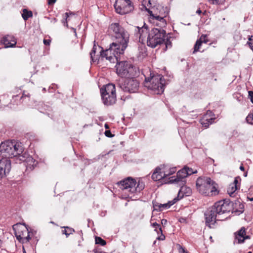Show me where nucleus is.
<instances>
[{
	"label": "nucleus",
	"instance_id": "23",
	"mask_svg": "<svg viewBox=\"0 0 253 253\" xmlns=\"http://www.w3.org/2000/svg\"><path fill=\"white\" fill-rule=\"evenodd\" d=\"M162 169L160 167H157L155 168L151 176L152 179L155 181H159L162 179Z\"/></svg>",
	"mask_w": 253,
	"mask_h": 253
},
{
	"label": "nucleus",
	"instance_id": "47",
	"mask_svg": "<svg viewBox=\"0 0 253 253\" xmlns=\"http://www.w3.org/2000/svg\"><path fill=\"white\" fill-rule=\"evenodd\" d=\"M160 234H161V236H158L157 238V240H161V241H163L166 238V237L165 236L164 234H163V230H162V232H160Z\"/></svg>",
	"mask_w": 253,
	"mask_h": 253
},
{
	"label": "nucleus",
	"instance_id": "63",
	"mask_svg": "<svg viewBox=\"0 0 253 253\" xmlns=\"http://www.w3.org/2000/svg\"><path fill=\"white\" fill-rule=\"evenodd\" d=\"M239 169H240L241 171H245V168H244V166H243V165L242 164L241 165V166H240Z\"/></svg>",
	"mask_w": 253,
	"mask_h": 253
},
{
	"label": "nucleus",
	"instance_id": "19",
	"mask_svg": "<svg viewBox=\"0 0 253 253\" xmlns=\"http://www.w3.org/2000/svg\"><path fill=\"white\" fill-rule=\"evenodd\" d=\"M117 96H101V99L103 104L105 106L113 105L116 103Z\"/></svg>",
	"mask_w": 253,
	"mask_h": 253
},
{
	"label": "nucleus",
	"instance_id": "44",
	"mask_svg": "<svg viewBox=\"0 0 253 253\" xmlns=\"http://www.w3.org/2000/svg\"><path fill=\"white\" fill-rule=\"evenodd\" d=\"M138 31H139V33H140V35H142V34L141 33V32H143V29H146V32H147V31L148 30V26L145 24L144 23V25L141 28H139L138 27Z\"/></svg>",
	"mask_w": 253,
	"mask_h": 253
},
{
	"label": "nucleus",
	"instance_id": "7",
	"mask_svg": "<svg viewBox=\"0 0 253 253\" xmlns=\"http://www.w3.org/2000/svg\"><path fill=\"white\" fill-rule=\"evenodd\" d=\"M95 41L93 42V46L89 53L91 59V63L97 62V63H98L100 60H102L104 58H106V60L109 61L110 63H115V60H117V58L116 57L117 56L115 55L116 54L114 53L113 51H110V52H108V53L104 52V53L106 54V56H103L104 54L101 55L102 52L103 51H104L106 50V49H104V48L101 46L98 45V47L101 49L100 54L95 56L97 47L96 45H95Z\"/></svg>",
	"mask_w": 253,
	"mask_h": 253
},
{
	"label": "nucleus",
	"instance_id": "42",
	"mask_svg": "<svg viewBox=\"0 0 253 253\" xmlns=\"http://www.w3.org/2000/svg\"><path fill=\"white\" fill-rule=\"evenodd\" d=\"M65 17L63 19L62 22L64 26L68 27L67 19L69 18V15L68 13H65Z\"/></svg>",
	"mask_w": 253,
	"mask_h": 253
},
{
	"label": "nucleus",
	"instance_id": "48",
	"mask_svg": "<svg viewBox=\"0 0 253 253\" xmlns=\"http://www.w3.org/2000/svg\"><path fill=\"white\" fill-rule=\"evenodd\" d=\"M176 197H178L179 199V200L182 199L184 197V196L182 194V189H179V190L178 194H177V195Z\"/></svg>",
	"mask_w": 253,
	"mask_h": 253
},
{
	"label": "nucleus",
	"instance_id": "25",
	"mask_svg": "<svg viewBox=\"0 0 253 253\" xmlns=\"http://www.w3.org/2000/svg\"><path fill=\"white\" fill-rule=\"evenodd\" d=\"M218 184L213 180L211 179L210 184V196H215L218 194L219 190L217 189Z\"/></svg>",
	"mask_w": 253,
	"mask_h": 253
},
{
	"label": "nucleus",
	"instance_id": "41",
	"mask_svg": "<svg viewBox=\"0 0 253 253\" xmlns=\"http://www.w3.org/2000/svg\"><path fill=\"white\" fill-rule=\"evenodd\" d=\"M184 168H186L187 172H186L187 177L189 175H190L193 173H196L197 172V170L194 171L192 169L189 168L187 166H184Z\"/></svg>",
	"mask_w": 253,
	"mask_h": 253
},
{
	"label": "nucleus",
	"instance_id": "8",
	"mask_svg": "<svg viewBox=\"0 0 253 253\" xmlns=\"http://www.w3.org/2000/svg\"><path fill=\"white\" fill-rule=\"evenodd\" d=\"M114 6L116 12L121 15L129 13L134 9L133 3L130 0H116Z\"/></svg>",
	"mask_w": 253,
	"mask_h": 253
},
{
	"label": "nucleus",
	"instance_id": "16",
	"mask_svg": "<svg viewBox=\"0 0 253 253\" xmlns=\"http://www.w3.org/2000/svg\"><path fill=\"white\" fill-rule=\"evenodd\" d=\"M0 43L3 44L5 48L14 47L17 43V41L13 36L6 35L1 39Z\"/></svg>",
	"mask_w": 253,
	"mask_h": 253
},
{
	"label": "nucleus",
	"instance_id": "14",
	"mask_svg": "<svg viewBox=\"0 0 253 253\" xmlns=\"http://www.w3.org/2000/svg\"><path fill=\"white\" fill-rule=\"evenodd\" d=\"M186 172H187L186 168L184 167L178 170L176 173V176H171L170 178L171 179L168 181L166 182L165 183H181V184H186V180L185 178L187 177Z\"/></svg>",
	"mask_w": 253,
	"mask_h": 253
},
{
	"label": "nucleus",
	"instance_id": "1",
	"mask_svg": "<svg viewBox=\"0 0 253 253\" xmlns=\"http://www.w3.org/2000/svg\"><path fill=\"white\" fill-rule=\"evenodd\" d=\"M109 30L113 33L112 37L114 38V42L110 43L109 47L102 52L103 56L110 51H113L116 54H124L125 50L128 46L129 40V34L119 23H113L109 27Z\"/></svg>",
	"mask_w": 253,
	"mask_h": 253
},
{
	"label": "nucleus",
	"instance_id": "46",
	"mask_svg": "<svg viewBox=\"0 0 253 253\" xmlns=\"http://www.w3.org/2000/svg\"><path fill=\"white\" fill-rule=\"evenodd\" d=\"M252 36H248V41L247 42V44L249 45V47L251 45L253 44V39H252Z\"/></svg>",
	"mask_w": 253,
	"mask_h": 253
},
{
	"label": "nucleus",
	"instance_id": "45",
	"mask_svg": "<svg viewBox=\"0 0 253 253\" xmlns=\"http://www.w3.org/2000/svg\"><path fill=\"white\" fill-rule=\"evenodd\" d=\"M251 238V236L250 235H247L246 234H245V235H244V237L242 240H239V244H242L243 243L245 242V240L246 239H249Z\"/></svg>",
	"mask_w": 253,
	"mask_h": 253
},
{
	"label": "nucleus",
	"instance_id": "17",
	"mask_svg": "<svg viewBox=\"0 0 253 253\" xmlns=\"http://www.w3.org/2000/svg\"><path fill=\"white\" fill-rule=\"evenodd\" d=\"M100 95H116L115 85L113 83H109L100 89Z\"/></svg>",
	"mask_w": 253,
	"mask_h": 253
},
{
	"label": "nucleus",
	"instance_id": "64",
	"mask_svg": "<svg viewBox=\"0 0 253 253\" xmlns=\"http://www.w3.org/2000/svg\"><path fill=\"white\" fill-rule=\"evenodd\" d=\"M196 13L199 15H200L202 13V10H201V9L199 8L197 9V10L196 11Z\"/></svg>",
	"mask_w": 253,
	"mask_h": 253
},
{
	"label": "nucleus",
	"instance_id": "60",
	"mask_svg": "<svg viewBox=\"0 0 253 253\" xmlns=\"http://www.w3.org/2000/svg\"><path fill=\"white\" fill-rule=\"evenodd\" d=\"M172 201V203L174 204L175 203H176L177 202H178V201H179V199L176 197H175L172 200H171Z\"/></svg>",
	"mask_w": 253,
	"mask_h": 253
},
{
	"label": "nucleus",
	"instance_id": "43",
	"mask_svg": "<svg viewBox=\"0 0 253 253\" xmlns=\"http://www.w3.org/2000/svg\"><path fill=\"white\" fill-rule=\"evenodd\" d=\"M104 134L107 137L112 138L115 136V134H113L110 130H106Z\"/></svg>",
	"mask_w": 253,
	"mask_h": 253
},
{
	"label": "nucleus",
	"instance_id": "29",
	"mask_svg": "<svg viewBox=\"0 0 253 253\" xmlns=\"http://www.w3.org/2000/svg\"><path fill=\"white\" fill-rule=\"evenodd\" d=\"M152 203H153V207L154 208V210L161 211H163L162 208L168 209L167 206H168L166 204H159L156 201H153Z\"/></svg>",
	"mask_w": 253,
	"mask_h": 253
},
{
	"label": "nucleus",
	"instance_id": "2",
	"mask_svg": "<svg viewBox=\"0 0 253 253\" xmlns=\"http://www.w3.org/2000/svg\"><path fill=\"white\" fill-rule=\"evenodd\" d=\"M24 150L25 148L22 143L15 142L14 140H6L0 144V156L1 159L10 160L11 158H16L23 162L28 161V159L33 160Z\"/></svg>",
	"mask_w": 253,
	"mask_h": 253
},
{
	"label": "nucleus",
	"instance_id": "61",
	"mask_svg": "<svg viewBox=\"0 0 253 253\" xmlns=\"http://www.w3.org/2000/svg\"><path fill=\"white\" fill-rule=\"evenodd\" d=\"M172 201V203L174 204L175 203H176L177 202H178V201H179V199L176 197H175L172 200H171Z\"/></svg>",
	"mask_w": 253,
	"mask_h": 253
},
{
	"label": "nucleus",
	"instance_id": "37",
	"mask_svg": "<svg viewBox=\"0 0 253 253\" xmlns=\"http://www.w3.org/2000/svg\"><path fill=\"white\" fill-rule=\"evenodd\" d=\"M30 233L28 228L22 229V226L20 228L19 234L21 235V237L23 239L26 234Z\"/></svg>",
	"mask_w": 253,
	"mask_h": 253
},
{
	"label": "nucleus",
	"instance_id": "3",
	"mask_svg": "<svg viewBox=\"0 0 253 253\" xmlns=\"http://www.w3.org/2000/svg\"><path fill=\"white\" fill-rule=\"evenodd\" d=\"M170 37L167 35L165 30L159 28H153L149 33L147 40V44L152 48H155L157 45L164 46L163 50L166 51L168 48L172 47L170 41Z\"/></svg>",
	"mask_w": 253,
	"mask_h": 253
},
{
	"label": "nucleus",
	"instance_id": "30",
	"mask_svg": "<svg viewBox=\"0 0 253 253\" xmlns=\"http://www.w3.org/2000/svg\"><path fill=\"white\" fill-rule=\"evenodd\" d=\"M22 11V17L25 21L27 20L29 18L33 16V12L31 10L24 8Z\"/></svg>",
	"mask_w": 253,
	"mask_h": 253
},
{
	"label": "nucleus",
	"instance_id": "6",
	"mask_svg": "<svg viewBox=\"0 0 253 253\" xmlns=\"http://www.w3.org/2000/svg\"><path fill=\"white\" fill-rule=\"evenodd\" d=\"M117 184L122 189L129 188V192L131 193H140L145 188V183L142 180L139 179L137 182L136 180L131 177H127L119 181Z\"/></svg>",
	"mask_w": 253,
	"mask_h": 253
},
{
	"label": "nucleus",
	"instance_id": "26",
	"mask_svg": "<svg viewBox=\"0 0 253 253\" xmlns=\"http://www.w3.org/2000/svg\"><path fill=\"white\" fill-rule=\"evenodd\" d=\"M179 185L180 186V189H182V194L184 196H189L192 194V190L189 187H187L185 184H181V183H179Z\"/></svg>",
	"mask_w": 253,
	"mask_h": 253
},
{
	"label": "nucleus",
	"instance_id": "31",
	"mask_svg": "<svg viewBox=\"0 0 253 253\" xmlns=\"http://www.w3.org/2000/svg\"><path fill=\"white\" fill-rule=\"evenodd\" d=\"M239 189V187L235 186L234 187L233 185L230 184L229 186L227 189V193L229 195L230 197H233L235 196V192Z\"/></svg>",
	"mask_w": 253,
	"mask_h": 253
},
{
	"label": "nucleus",
	"instance_id": "32",
	"mask_svg": "<svg viewBox=\"0 0 253 253\" xmlns=\"http://www.w3.org/2000/svg\"><path fill=\"white\" fill-rule=\"evenodd\" d=\"M156 9L159 15L165 14V17L168 15L169 12L167 11V7L159 6Z\"/></svg>",
	"mask_w": 253,
	"mask_h": 253
},
{
	"label": "nucleus",
	"instance_id": "20",
	"mask_svg": "<svg viewBox=\"0 0 253 253\" xmlns=\"http://www.w3.org/2000/svg\"><path fill=\"white\" fill-rule=\"evenodd\" d=\"M141 5L142 6V8H144L145 10L147 11L148 13L149 14L151 18L153 19H156L159 22L160 20L161 19V18H162V17H165V14L159 15L158 12H157L156 11H154L155 13H153L152 11L150 10L149 8L146 7L145 4L142 3Z\"/></svg>",
	"mask_w": 253,
	"mask_h": 253
},
{
	"label": "nucleus",
	"instance_id": "12",
	"mask_svg": "<svg viewBox=\"0 0 253 253\" xmlns=\"http://www.w3.org/2000/svg\"><path fill=\"white\" fill-rule=\"evenodd\" d=\"M119 88L124 92L133 93H135L139 86V83L136 80L133 79H126L122 84H119Z\"/></svg>",
	"mask_w": 253,
	"mask_h": 253
},
{
	"label": "nucleus",
	"instance_id": "54",
	"mask_svg": "<svg viewBox=\"0 0 253 253\" xmlns=\"http://www.w3.org/2000/svg\"><path fill=\"white\" fill-rule=\"evenodd\" d=\"M47 0V3L49 5H51L54 4L56 1V0Z\"/></svg>",
	"mask_w": 253,
	"mask_h": 253
},
{
	"label": "nucleus",
	"instance_id": "24",
	"mask_svg": "<svg viewBox=\"0 0 253 253\" xmlns=\"http://www.w3.org/2000/svg\"><path fill=\"white\" fill-rule=\"evenodd\" d=\"M246 233V228L244 227H242L240 230H239L237 232L234 233L235 235V240L234 241V244H235L236 242L237 244H239V240H242L244 237V235Z\"/></svg>",
	"mask_w": 253,
	"mask_h": 253
},
{
	"label": "nucleus",
	"instance_id": "33",
	"mask_svg": "<svg viewBox=\"0 0 253 253\" xmlns=\"http://www.w3.org/2000/svg\"><path fill=\"white\" fill-rule=\"evenodd\" d=\"M95 244L99 245L102 246L106 245L107 243L105 240L98 236L95 237Z\"/></svg>",
	"mask_w": 253,
	"mask_h": 253
},
{
	"label": "nucleus",
	"instance_id": "35",
	"mask_svg": "<svg viewBox=\"0 0 253 253\" xmlns=\"http://www.w3.org/2000/svg\"><path fill=\"white\" fill-rule=\"evenodd\" d=\"M77 233L78 234V236H77L76 237V238L77 239H79L78 246H81V243L82 241H83L84 240L83 233L82 230H80V231L77 232Z\"/></svg>",
	"mask_w": 253,
	"mask_h": 253
},
{
	"label": "nucleus",
	"instance_id": "52",
	"mask_svg": "<svg viewBox=\"0 0 253 253\" xmlns=\"http://www.w3.org/2000/svg\"><path fill=\"white\" fill-rule=\"evenodd\" d=\"M205 115H207L208 116V117L210 118H213L212 116H214V114L212 113V111H210V110H209L207 111L206 114H205Z\"/></svg>",
	"mask_w": 253,
	"mask_h": 253
},
{
	"label": "nucleus",
	"instance_id": "58",
	"mask_svg": "<svg viewBox=\"0 0 253 253\" xmlns=\"http://www.w3.org/2000/svg\"><path fill=\"white\" fill-rule=\"evenodd\" d=\"M162 172H164V174H163V175H162V180H163V179H165L166 178H167V177L170 176V175H169V173H166L165 171H162Z\"/></svg>",
	"mask_w": 253,
	"mask_h": 253
},
{
	"label": "nucleus",
	"instance_id": "38",
	"mask_svg": "<svg viewBox=\"0 0 253 253\" xmlns=\"http://www.w3.org/2000/svg\"><path fill=\"white\" fill-rule=\"evenodd\" d=\"M208 1L212 4L222 5L224 3L225 0H208Z\"/></svg>",
	"mask_w": 253,
	"mask_h": 253
},
{
	"label": "nucleus",
	"instance_id": "40",
	"mask_svg": "<svg viewBox=\"0 0 253 253\" xmlns=\"http://www.w3.org/2000/svg\"><path fill=\"white\" fill-rule=\"evenodd\" d=\"M166 17H162L159 21V23H156V25L160 27H165L167 25L166 20L165 19Z\"/></svg>",
	"mask_w": 253,
	"mask_h": 253
},
{
	"label": "nucleus",
	"instance_id": "4",
	"mask_svg": "<svg viewBox=\"0 0 253 253\" xmlns=\"http://www.w3.org/2000/svg\"><path fill=\"white\" fill-rule=\"evenodd\" d=\"M123 54L118 53L116 55L117 60H115V62H117L115 66L117 74L120 77L126 79H134L138 77L139 71L137 67L129 61H120V55Z\"/></svg>",
	"mask_w": 253,
	"mask_h": 253
},
{
	"label": "nucleus",
	"instance_id": "59",
	"mask_svg": "<svg viewBox=\"0 0 253 253\" xmlns=\"http://www.w3.org/2000/svg\"><path fill=\"white\" fill-rule=\"evenodd\" d=\"M50 42V40H45V39L43 40V43L46 45H49Z\"/></svg>",
	"mask_w": 253,
	"mask_h": 253
},
{
	"label": "nucleus",
	"instance_id": "62",
	"mask_svg": "<svg viewBox=\"0 0 253 253\" xmlns=\"http://www.w3.org/2000/svg\"><path fill=\"white\" fill-rule=\"evenodd\" d=\"M21 226H22V229H25V228H28V226L26 225L25 223H23V224H21Z\"/></svg>",
	"mask_w": 253,
	"mask_h": 253
},
{
	"label": "nucleus",
	"instance_id": "56",
	"mask_svg": "<svg viewBox=\"0 0 253 253\" xmlns=\"http://www.w3.org/2000/svg\"><path fill=\"white\" fill-rule=\"evenodd\" d=\"M93 252L94 253H106L104 252H102L101 251H100V249H97V248H95L93 250Z\"/></svg>",
	"mask_w": 253,
	"mask_h": 253
},
{
	"label": "nucleus",
	"instance_id": "50",
	"mask_svg": "<svg viewBox=\"0 0 253 253\" xmlns=\"http://www.w3.org/2000/svg\"><path fill=\"white\" fill-rule=\"evenodd\" d=\"M27 236H25V237L23 238V241L24 243H26L27 242H29L30 240L31 239V237L30 236L29 234H27Z\"/></svg>",
	"mask_w": 253,
	"mask_h": 253
},
{
	"label": "nucleus",
	"instance_id": "34",
	"mask_svg": "<svg viewBox=\"0 0 253 253\" xmlns=\"http://www.w3.org/2000/svg\"><path fill=\"white\" fill-rule=\"evenodd\" d=\"M151 226L155 228L154 230L158 234H159L160 232H162V228L160 224L155 222L152 223Z\"/></svg>",
	"mask_w": 253,
	"mask_h": 253
},
{
	"label": "nucleus",
	"instance_id": "11",
	"mask_svg": "<svg viewBox=\"0 0 253 253\" xmlns=\"http://www.w3.org/2000/svg\"><path fill=\"white\" fill-rule=\"evenodd\" d=\"M217 214H220L214 208V205L209 208L204 213L205 224L210 228L214 227L215 223L218 220L216 219Z\"/></svg>",
	"mask_w": 253,
	"mask_h": 253
},
{
	"label": "nucleus",
	"instance_id": "39",
	"mask_svg": "<svg viewBox=\"0 0 253 253\" xmlns=\"http://www.w3.org/2000/svg\"><path fill=\"white\" fill-rule=\"evenodd\" d=\"M246 120L248 124L253 125V113L250 112Z\"/></svg>",
	"mask_w": 253,
	"mask_h": 253
},
{
	"label": "nucleus",
	"instance_id": "9",
	"mask_svg": "<svg viewBox=\"0 0 253 253\" xmlns=\"http://www.w3.org/2000/svg\"><path fill=\"white\" fill-rule=\"evenodd\" d=\"M211 178L207 176L199 177L196 182L197 190L202 195L207 196H210V184Z\"/></svg>",
	"mask_w": 253,
	"mask_h": 253
},
{
	"label": "nucleus",
	"instance_id": "53",
	"mask_svg": "<svg viewBox=\"0 0 253 253\" xmlns=\"http://www.w3.org/2000/svg\"><path fill=\"white\" fill-rule=\"evenodd\" d=\"M178 221L181 223H185L187 222L186 218L183 217H180L178 219Z\"/></svg>",
	"mask_w": 253,
	"mask_h": 253
},
{
	"label": "nucleus",
	"instance_id": "36",
	"mask_svg": "<svg viewBox=\"0 0 253 253\" xmlns=\"http://www.w3.org/2000/svg\"><path fill=\"white\" fill-rule=\"evenodd\" d=\"M241 181V178L239 176H238L235 177L233 182L230 183V184L233 185L234 187L235 186V187H238L240 188Z\"/></svg>",
	"mask_w": 253,
	"mask_h": 253
},
{
	"label": "nucleus",
	"instance_id": "49",
	"mask_svg": "<svg viewBox=\"0 0 253 253\" xmlns=\"http://www.w3.org/2000/svg\"><path fill=\"white\" fill-rule=\"evenodd\" d=\"M178 246H179V253H188L187 251H186L185 250V248L181 247L180 245H178Z\"/></svg>",
	"mask_w": 253,
	"mask_h": 253
},
{
	"label": "nucleus",
	"instance_id": "13",
	"mask_svg": "<svg viewBox=\"0 0 253 253\" xmlns=\"http://www.w3.org/2000/svg\"><path fill=\"white\" fill-rule=\"evenodd\" d=\"M214 207L221 214L225 212H229L234 209V203L231 202L230 199H224L219 200L214 204Z\"/></svg>",
	"mask_w": 253,
	"mask_h": 253
},
{
	"label": "nucleus",
	"instance_id": "28",
	"mask_svg": "<svg viewBox=\"0 0 253 253\" xmlns=\"http://www.w3.org/2000/svg\"><path fill=\"white\" fill-rule=\"evenodd\" d=\"M62 228L64 229L61 231V233L62 234H65L66 238H68L70 235L73 234V233L76 232L74 228L69 226H63L62 227Z\"/></svg>",
	"mask_w": 253,
	"mask_h": 253
},
{
	"label": "nucleus",
	"instance_id": "57",
	"mask_svg": "<svg viewBox=\"0 0 253 253\" xmlns=\"http://www.w3.org/2000/svg\"><path fill=\"white\" fill-rule=\"evenodd\" d=\"M166 204H167V205L168 206H167L168 209H169L171 206L174 205V204L172 203V201H169L167 203H166Z\"/></svg>",
	"mask_w": 253,
	"mask_h": 253
},
{
	"label": "nucleus",
	"instance_id": "22",
	"mask_svg": "<svg viewBox=\"0 0 253 253\" xmlns=\"http://www.w3.org/2000/svg\"><path fill=\"white\" fill-rule=\"evenodd\" d=\"M21 227V225L20 223L15 224L12 226V229L14 231V234L17 240L20 243H24L23 239L21 237V235L19 234Z\"/></svg>",
	"mask_w": 253,
	"mask_h": 253
},
{
	"label": "nucleus",
	"instance_id": "21",
	"mask_svg": "<svg viewBox=\"0 0 253 253\" xmlns=\"http://www.w3.org/2000/svg\"><path fill=\"white\" fill-rule=\"evenodd\" d=\"M215 118H209L207 115H204L202 118L200 120V123L203 127L207 128L209 126L212 124Z\"/></svg>",
	"mask_w": 253,
	"mask_h": 253
},
{
	"label": "nucleus",
	"instance_id": "51",
	"mask_svg": "<svg viewBox=\"0 0 253 253\" xmlns=\"http://www.w3.org/2000/svg\"><path fill=\"white\" fill-rule=\"evenodd\" d=\"M176 168L174 167V168H170L169 169V175H172L173 174V173H174L176 171Z\"/></svg>",
	"mask_w": 253,
	"mask_h": 253
},
{
	"label": "nucleus",
	"instance_id": "27",
	"mask_svg": "<svg viewBox=\"0 0 253 253\" xmlns=\"http://www.w3.org/2000/svg\"><path fill=\"white\" fill-rule=\"evenodd\" d=\"M238 204H239V209L240 210L236 209L233 212L238 213V214L240 215V214L243 213L244 211V204L240 203L238 200H235V202L234 203V208L236 207Z\"/></svg>",
	"mask_w": 253,
	"mask_h": 253
},
{
	"label": "nucleus",
	"instance_id": "15",
	"mask_svg": "<svg viewBox=\"0 0 253 253\" xmlns=\"http://www.w3.org/2000/svg\"><path fill=\"white\" fill-rule=\"evenodd\" d=\"M11 168V161L6 159L0 160V179L6 176Z\"/></svg>",
	"mask_w": 253,
	"mask_h": 253
},
{
	"label": "nucleus",
	"instance_id": "10",
	"mask_svg": "<svg viewBox=\"0 0 253 253\" xmlns=\"http://www.w3.org/2000/svg\"><path fill=\"white\" fill-rule=\"evenodd\" d=\"M0 96V107L8 106L9 104L18 105L24 100H29L30 96Z\"/></svg>",
	"mask_w": 253,
	"mask_h": 253
},
{
	"label": "nucleus",
	"instance_id": "5",
	"mask_svg": "<svg viewBox=\"0 0 253 253\" xmlns=\"http://www.w3.org/2000/svg\"><path fill=\"white\" fill-rule=\"evenodd\" d=\"M145 82L150 83L148 89L154 91L155 94L161 95L163 93L166 86V81L162 75L156 74L152 76L151 74L150 77L145 78Z\"/></svg>",
	"mask_w": 253,
	"mask_h": 253
},
{
	"label": "nucleus",
	"instance_id": "55",
	"mask_svg": "<svg viewBox=\"0 0 253 253\" xmlns=\"http://www.w3.org/2000/svg\"><path fill=\"white\" fill-rule=\"evenodd\" d=\"M168 221L166 219H163L161 220V224L163 227H165L167 224Z\"/></svg>",
	"mask_w": 253,
	"mask_h": 253
},
{
	"label": "nucleus",
	"instance_id": "18",
	"mask_svg": "<svg viewBox=\"0 0 253 253\" xmlns=\"http://www.w3.org/2000/svg\"><path fill=\"white\" fill-rule=\"evenodd\" d=\"M209 42V40L207 39V35L202 34L199 39H198L194 45L193 53L199 50V49L202 45L203 43H207Z\"/></svg>",
	"mask_w": 253,
	"mask_h": 253
}]
</instances>
